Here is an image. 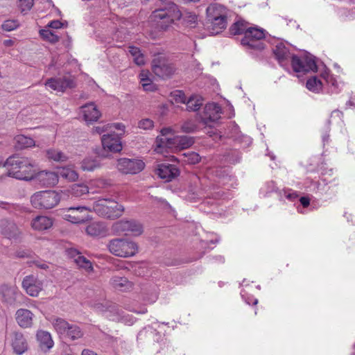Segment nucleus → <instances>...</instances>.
<instances>
[{
    "label": "nucleus",
    "instance_id": "obj_1",
    "mask_svg": "<svg viewBox=\"0 0 355 355\" xmlns=\"http://www.w3.org/2000/svg\"><path fill=\"white\" fill-rule=\"evenodd\" d=\"M3 166L7 168L8 176L19 180H31L35 178L37 171L35 163L25 157H10Z\"/></svg>",
    "mask_w": 355,
    "mask_h": 355
},
{
    "label": "nucleus",
    "instance_id": "obj_2",
    "mask_svg": "<svg viewBox=\"0 0 355 355\" xmlns=\"http://www.w3.org/2000/svg\"><path fill=\"white\" fill-rule=\"evenodd\" d=\"M182 12L178 5L169 2L167 6L153 10L150 17V21L159 31H166L177 21L182 18Z\"/></svg>",
    "mask_w": 355,
    "mask_h": 355
},
{
    "label": "nucleus",
    "instance_id": "obj_3",
    "mask_svg": "<svg viewBox=\"0 0 355 355\" xmlns=\"http://www.w3.org/2000/svg\"><path fill=\"white\" fill-rule=\"evenodd\" d=\"M94 211L100 216L115 219L122 216L124 212L123 205L111 199H99L94 202Z\"/></svg>",
    "mask_w": 355,
    "mask_h": 355
},
{
    "label": "nucleus",
    "instance_id": "obj_4",
    "mask_svg": "<svg viewBox=\"0 0 355 355\" xmlns=\"http://www.w3.org/2000/svg\"><path fill=\"white\" fill-rule=\"evenodd\" d=\"M60 200V194L54 191L36 192L31 198V202L36 209H51Z\"/></svg>",
    "mask_w": 355,
    "mask_h": 355
},
{
    "label": "nucleus",
    "instance_id": "obj_5",
    "mask_svg": "<svg viewBox=\"0 0 355 355\" xmlns=\"http://www.w3.org/2000/svg\"><path fill=\"white\" fill-rule=\"evenodd\" d=\"M108 249L115 256L129 257L137 252L138 246L135 242L123 239H115L109 242Z\"/></svg>",
    "mask_w": 355,
    "mask_h": 355
},
{
    "label": "nucleus",
    "instance_id": "obj_6",
    "mask_svg": "<svg viewBox=\"0 0 355 355\" xmlns=\"http://www.w3.org/2000/svg\"><path fill=\"white\" fill-rule=\"evenodd\" d=\"M265 31L257 27H250L247 31L245 36L241 39V44L248 49L257 51H261L265 49L264 38Z\"/></svg>",
    "mask_w": 355,
    "mask_h": 355
},
{
    "label": "nucleus",
    "instance_id": "obj_7",
    "mask_svg": "<svg viewBox=\"0 0 355 355\" xmlns=\"http://www.w3.org/2000/svg\"><path fill=\"white\" fill-rule=\"evenodd\" d=\"M112 232L118 235L140 236L143 232V225L135 220H121L115 222L112 226Z\"/></svg>",
    "mask_w": 355,
    "mask_h": 355
},
{
    "label": "nucleus",
    "instance_id": "obj_8",
    "mask_svg": "<svg viewBox=\"0 0 355 355\" xmlns=\"http://www.w3.org/2000/svg\"><path fill=\"white\" fill-rule=\"evenodd\" d=\"M159 144L155 147V150L158 153H162L164 148H177L186 149L193 145L194 141L192 137L188 136H173V138L158 139Z\"/></svg>",
    "mask_w": 355,
    "mask_h": 355
},
{
    "label": "nucleus",
    "instance_id": "obj_9",
    "mask_svg": "<svg viewBox=\"0 0 355 355\" xmlns=\"http://www.w3.org/2000/svg\"><path fill=\"white\" fill-rule=\"evenodd\" d=\"M90 209L84 206L71 207L61 211L62 218L73 223L80 224L88 221L91 217Z\"/></svg>",
    "mask_w": 355,
    "mask_h": 355
},
{
    "label": "nucleus",
    "instance_id": "obj_10",
    "mask_svg": "<svg viewBox=\"0 0 355 355\" xmlns=\"http://www.w3.org/2000/svg\"><path fill=\"white\" fill-rule=\"evenodd\" d=\"M152 70L157 76L165 79L175 73L176 67L166 57L157 55L152 61Z\"/></svg>",
    "mask_w": 355,
    "mask_h": 355
},
{
    "label": "nucleus",
    "instance_id": "obj_11",
    "mask_svg": "<svg viewBox=\"0 0 355 355\" xmlns=\"http://www.w3.org/2000/svg\"><path fill=\"white\" fill-rule=\"evenodd\" d=\"M21 287L27 295L36 297L43 290L44 284L37 277L29 275L24 277L21 282Z\"/></svg>",
    "mask_w": 355,
    "mask_h": 355
},
{
    "label": "nucleus",
    "instance_id": "obj_12",
    "mask_svg": "<svg viewBox=\"0 0 355 355\" xmlns=\"http://www.w3.org/2000/svg\"><path fill=\"white\" fill-rule=\"evenodd\" d=\"M22 295L15 285L2 284L0 286V300L8 306H14L17 299Z\"/></svg>",
    "mask_w": 355,
    "mask_h": 355
},
{
    "label": "nucleus",
    "instance_id": "obj_13",
    "mask_svg": "<svg viewBox=\"0 0 355 355\" xmlns=\"http://www.w3.org/2000/svg\"><path fill=\"white\" fill-rule=\"evenodd\" d=\"M145 167V163L141 159L121 158L118 160L117 168L124 174H137Z\"/></svg>",
    "mask_w": 355,
    "mask_h": 355
},
{
    "label": "nucleus",
    "instance_id": "obj_14",
    "mask_svg": "<svg viewBox=\"0 0 355 355\" xmlns=\"http://www.w3.org/2000/svg\"><path fill=\"white\" fill-rule=\"evenodd\" d=\"M45 86L57 92H64L67 89H72L76 87V82L71 77L51 78H49Z\"/></svg>",
    "mask_w": 355,
    "mask_h": 355
},
{
    "label": "nucleus",
    "instance_id": "obj_15",
    "mask_svg": "<svg viewBox=\"0 0 355 355\" xmlns=\"http://www.w3.org/2000/svg\"><path fill=\"white\" fill-rule=\"evenodd\" d=\"M221 109L218 104L211 103L205 105L200 115V121L205 125L216 122L220 119Z\"/></svg>",
    "mask_w": 355,
    "mask_h": 355
},
{
    "label": "nucleus",
    "instance_id": "obj_16",
    "mask_svg": "<svg viewBox=\"0 0 355 355\" xmlns=\"http://www.w3.org/2000/svg\"><path fill=\"white\" fill-rule=\"evenodd\" d=\"M103 149L109 152H120L122 149L121 138L118 134L103 135L101 138Z\"/></svg>",
    "mask_w": 355,
    "mask_h": 355
},
{
    "label": "nucleus",
    "instance_id": "obj_17",
    "mask_svg": "<svg viewBox=\"0 0 355 355\" xmlns=\"http://www.w3.org/2000/svg\"><path fill=\"white\" fill-rule=\"evenodd\" d=\"M179 169L173 164H160L157 165L156 174L166 182H170L179 175Z\"/></svg>",
    "mask_w": 355,
    "mask_h": 355
},
{
    "label": "nucleus",
    "instance_id": "obj_18",
    "mask_svg": "<svg viewBox=\"0 0 355 355\" xmlns=\"http://www.w3.org/2000/svg\"><path fill=\"white\" fill-rule=\"evenodd\" d=\"M11 345L15 354L20 355L28 349L27 342L22 333L13 331L10 334Z\"/></svg>",
    "mask_w": 355,
    "mask_h": 355
},
{
    "label": "nucleus",
    "instance_id": "obj_19",
    "mask_svg": "<svg viewBox=\"0 0 355 355\" xmlns=\"http://www.w3.org/2000/svg\"><path fill=\"white\" fill-rule=\"evenodd\" d=\"M0 234L9 239H17L21 232L15 223L3 219L0 221Z\"/></svg>",
    "mask_w": 355,
    "mask_h": 355
},
{
    "label": "nucleus",
    "instance_id": "obj_20",
    "mask_svg": "<svg viewBox=\"0 0 355 355\" xmlns=\"http://www.w3.org/2000/svg\"><path fill=\"white\" fill-rule=\"evenodd\" d=\"M35 315L27 309H19L15 313V320L21 328H31Z\"/></svg>",
    "mask_w": 355,
    "mask_h": 355
},
{
    "label": "nucleus",
    "instance_id": "obj_21",
    "mask_svg": "<svg viewBox=\"0 0 355 355\" xmlns=\"http://www.w3.org/2000/svg\"><path fill=\"white\" fill-rule=\"evenodd\" d=\"M272 52L275 58L282 67H286L290 62L292 54L291 53L288 47L282 42L278 43L274 47Z\"/></svg>",
    "mask_w": 355,
    "mask_h": 355
},
{
    "label": "nucleus",
    "instance_id": "obj_22",
    "mask_svg": "<svg viewBox=\"0 0 355 355\" xmlns=\"http://www.w3.org/2000/svg\"><path fill=\"white\" fill-rule=\"evenodd\" d=\"M34 178H36L42 186L46 187H53L58 182V173L52 171H36Z\"/></svg>",
    "mask_w": 355,
    "mask_h": 355
},
{
    "label": "nucleus",
    "instance_id": "obj_23",
    "mask_svg": "<svg viewBox=\"0 0 355 355\" xmlns=\"http://www.w3.org/2000/svg\"><path fill=\"white\" fill-rule=\"evenodd\" d=\"M109 283L114 289L122 292L130 291L133 286L132 283L127 277L118 275L112 276Z\"/></svg>",
    "mask_w": 355,
    "mask_h": 355
},
{
    "label": "nucleus",
    "instance_id": "obj_24",
    "mask_svg": "<svg viewBox=\"0 0 355 355\" xmlns=\"http://www.w3.org/2000/svg\"><path fill=\"white\" fill-rule=\"evenodd\" d=\"M81 110L83 118L87 123L96 121L101 116V112L94 103L82 106Z\"/></svg>",
    "mask_w": 355,
    "mask_h": 355
},
{
    "label": "nucleus",
    "instance_id": "obj_25",
    "mask_svg": "<svg viewBox=\"0 0 355 355\" xmlns=\"http://www.w3.org/2000/svg\"><path fill=\"white\" fill-rule=\"evenodd\" d=\"M292 68L295 72H306L309 69H316V64L313 60H309L307 64L297 55H292L290 60Z\"/></svg>",
    "mask_w": 355,
    "mask_h": 355
},
{
    "label": "nucleus",
    "instance_id": "obj_26",
    "mask_svg": "<svg viewBox=\"0 0 355 355\" xmlns=\"http://www.w3.org/2000/svg\"><path fill=\"white\" fill-rule=\"evenodd\" d=\"M85 231L88 235L96 237L105 236L107 230L104 223L94 221L86 227Z\"/></svg>",
    "mask_w": 355,
    "mask_h": 355
},
{
    "label": "nucleus",
    "instance_id": "obj_27",
    "mask_svg": "<svg viewBox=\"0 0 355 355\" xmlns=\"http://www.w3.org/2000/svg\"><path fill=\"white\" fill-rule=\"evenodd\" d=\"M31 225L36 231H44L52 227L53 220L46 216H37L32 220Z\"/></svg>",
    "mask_w": 355,
    "mask_h": 355
},
{
    "label": "nucleus",
    "instance_id": "obj_28",
    "mask_svg": "<svg viewBox=\"0 0 355 355\" xmlns=\"http://www.w3.org/2000/svg\"><path fill=\"white\" fill-rule=\"evenodd\" d=\"M206 14L208 21L227 15L226 8L218 3L210 4L206 9Z\"/></svg>",
    "mask_w": 355,
    "mask_h": 355
},
{
    "label": "nucleus",
    "instance_id": "obj_29",
    "mask_svg": "<svg viewBox=\"0 0 355 355\" xmlns=\"http://www.w3.org/2000/svg\"><path fill=\"white\" fill-rule=\"evenodd\" d=\"M249 24L244 20H238L229 28V33L232 35H243L245 36L247 31L250 29Z\"/></svg>",
    "mask_w": 355,
    "mask_h": 355
},
{
    "label": "nucleus",
    "instance_id": "obj_30",
    "mask_svg": "<svg viewBox=\"0 0 355 355\" xmlns=\"http://www.w3.org/2000/svg\"><path fill=\"white\" fill-rule=\"evenodd\" d=\"M150 76L148 71H141L139 73L140 83L145 91L153 92L157 89V86L152 82Z\"/></svg>",
    "mask_w": 355,
    "mask_h": 355
},
{
    "label": "nucleus",
    "instance_id": "obj_31",
    "mask_svg": "<svg viewBox=\"0 0 355 355\" xmlns=\"http://www.w3.org/2000/svg\"><path fill=\"white\" fill-rule=\"evenodd\" d=\"M37 339L40 343V347L43 349H49L53 345L51 334L47 331H39L37 333Z\"/></svg>",
    "mask_w": 355,
    "mask_h": 355
},
{
    "label": "nucleus",
    "instance_id": "obj_32",
    "mask_svg": "<svg viewBox=\"0 0 355 355\" xmlns=\"http://www.w3.org/2000/svg\"><path fill=\"white\" fill-rule=\"evenodd\" d=\"M204 99L199 95H193L186 101L187 110L189 112H196L202 105Z\"/></svg>",
    "mask_w": 355,
    "mask_h": 355
},
{
    "label": "nucleus",
    "instance_id": "obj_33",
    "mask_svg": "<svg viewBox=\"0 0 355 355\" xmlns=\"http://www.w3.org/2000/svg\"><path fill=\"white\" fill-rule=\"evenodd\" d=\"M209 21L211 23L213 33H218L226 28L227 25V15H225V17L215 18Z\"/></svg>",
    "mask_w": 355,
    "mask_h": 355
},
{
    "label": "nucleus",
    "instance_id": "obj_34",
    "mask_svg": "<svg viewBox=\"0 0 355 355\" xmlns=\"http://www.w3.org/2000/svg\"><path fill=\"white\" fill-rule=\"evenodd\" d=\"M182 24L186 27L194 28L198 24V15L192 12L182 13Z\"/></svg>",
    "mask_w": 355,
    "mask_h": 355
},
{
    "label": "nucleus",
    "instance_id": "obj_35",
    "mask_svg": "<svg viewBox=\"0 0 355 355\" xmlns=\"http://www.w3.org/2000/svg\"><path fill=\"white\" fill-rule=\"evenodd\" d=\"M58 177H61L69 181H76L78 178L77 172L71 167H62L59 169Z\"/></svg>",
    "mask_w": 355,
    "mask_h": 355
},
{
    "label": "nucleus",
    "instance_id": "obj_36",
    "mask_svg": "<svg viewBox=\"0 0 355 355\" xmlns=\"http://www.w3.org/2000/svg\"><path fill=\"white\" fill-rule=\"evenodd\" d=\"M16 146L19 148H26L35 146V141L28 137L24 135H19L15 137Z\"/></svg>",
    "mask_w": 355,
    "mask_h": 355
},
{
    "label": "nucleus",
    "instance_id": "obj_37",
    "mask_svg": "<svg viewBox=\"0 0 355 355\" xmlns=\"http://www.w3.org/2000/svg\"><path fill=\"white\" fill-rule=\"evenodd\" d=\"M51 322L58 334L64 336L70 324L68 322L61 318H53Z\"/></svg>",
    "mask_w": 355,
    "mask_h": 355
},
{
    "label": "nucleus",
    "instance_id": "obj_38",
    "mask_svg": "<svg viewBox=\"0 0 355 355\" xmlns=\"http://www.w3.org/2000/svg\"><path fill=\"white\" fill-rule=\"evenodd\" d=\"M64 336L68 337L70 340H74L83 337V333L78 326L70 324Z\"/></svg>",
    "mask_w": 355,
    "mask_h": 355
},
{
    "label": "nucleus",
    "instance_id": "obj_39",
    "mask_svg": "<svg viewBox=\"0 0 355 355\" xmlns=\"http://www.w3.org/2000/svg\"><path fill=\"white\" fill-rule=\"evenodd\" d=\"M100 166L101 164L96 159L85 158L81 162V169L84 171H94Z\"/></svg>",
    "mask_w": 355,
    "mask_h": 355
},
{
    "label": "nucleus",
    "instance_id": "obj_40",
    "mask_svg": "<svg viewBox=\"0 0 355 355\" xmlns=\"http://www.w3.org/2000/svg\"><path fill=\"white\" fill-rule=\"evenodd\" d=\"M70 193L75 197H80L89 193V188L84 184H75L71 187Z\"/></svg>",
    "mask_w": 355,
    "mask_h": 355
},
{
    "label": "nucleus",
    "instance_id": "obj_41",
    "mask_svg": "<svg viewBox=\"0 0 355 355\" xmlns=\"http://www.w3.org/2000/svg\"><path fill=\"white\" fill-rule=\"evenodd\" d=\"M306 86L309 91L319 92L322 89V83L316 76H313L307 80Z\"/></svg>",
    "mask_w": 355,
    "mask_h": 355
},
{
    "label": "nucleus",
    "instance_id": "obj_42",
    "mask_svg": "<svg viewBox=\"0 0 355 355\" xmlns=\"http://www.w3.org/2000/svg\"><path fill=\"white\" fill-rule=\"evenodd\" d=\"M129 53L134 58V62L137 65H143L145 63L144 56L140 49L136 46H129Z\"/></svg>",
    "mask_w": 355,
    "mask_h": 355
},
{
    "label": "nucleus",
    "instance_id": "obj_43",
    "mask_svg": "<svg viewBox=\"0 0 355 355\" xmlns=\"http://www.w3.org/2000/svg\"><path fill=\"white\" fill-rule=\"evenodd\" d=\"M40 35L43 40L48 41L51 44H55L60 40L59 36L54 34L49 29H42L40 31Z\"/></svg>",
    "mask_w": 355,
    "mask_h": 355
},
{
    "label": "nucleus",
    "instance_id": "obj_44",
    "mask_svg": "<svg viewBox=\"0 0 355 355\" xmlns=\"http://www.w3.org/2000/svg\"><path fill=\"white\" fill-rule=\"evenodd\" d=\"M75 263L79 268L85 269L88 272L93 271L92 262L82 255L78 256V257L76 258Z\"/></svg>",
    "mask_w": 355,
    "mask_h": 355
},
{
    "label": "nucleus",
    "instance_id": "obj_45",
    "mask_svg": "<svg viewBox=\"0 0 355 355\" xmlns=\"http://www.w3.org/2000/svg\"><path fill=\"white\" fill-rule=\"evenodd\" d=\"M46 156L49 159L56 162H62L67 159V156L61 151L55 149H49L46 151Z\"/></svg>",
    "mask_w": 355,
    "mask_h": 355
},
{
    "label": "nucleus",
    "instance_id": "obj_46",
    "mask_svg": "<svg viewBox=\"0 0 355 355\" xmlns=\"http://www.w3.org/2000/svg\"><path fill=\"white\" fill-rule=\"evenodd\" d=\"M34 4V0H19V8L21 12L26 14L31 10Z\"/></svg>",
    "mask_w": 355,
    "mask_h": 355
},
{
    "label": "nucleus",
    "instance_id": "obj_47",
    "mask_svg": "<svg viewBox=\"0 0 355 355\" xmlns=\"http://www.w3.org/2000/svg\"><path fill=\"white\" fill-rule=\"evenodd\" d=\"M17 20L8 19L6 20L1 25V28L5 31H12L15 30L19 26Z\"/></svg>",
    "mask_w": 355,
    "mask_h": 355
},
{
    "label": "nucleus",
    "instance_id": "obj_48",
    "mask_svg": "<svg viewBox=\"0 0 355 355\" xmlns=\"http://www.w3.org/2000/svg\"><path fill=\"white\" fill-rule=\"evenodd\" d=\"M198 129V125L194 121L189 120L185 121L182 125L183 132L189 133L193 132Z\"/></svg>",
    "mask_w": 355,
    "mask_h": 355
},
{
    "label": "nucleus",
    "instance_id": "obj_49",
    "mask_svg": "<svg viewBox=\"0 0 355 355\" xmlns=\"http://www.w3.org/2000/svg\"><path fill=\"white\" fill-rule=\"evenodd\" d=\"M154 126L153 121L150 119H144L139 121L138 127L144 130H150Z\"/></svg>",
    "mask_w": 355,
    "mask_h": 355
},
{
    "label": "nucleus",
    "instance_id": "obj_50",
    "mask_svg": "<svg viewBox=\"0 0 355 355\" xmlns=\"http://www.w3.org/2000/svg\"><path fill=\"white\" fill-rule=\"evenodd\" d=\"M173 130L171 128H164L161 130V136H159L157 137L156 143L157 145L159 144V142L157 141L158 139H165V138H173ZM157 146H156L157 147Z\"/></svg>",
    "mask_w": 355,
    "mask_h": 355
},
{
    "label": "nucleus",
    "instance_id": "obj_51",
    "mask_svg": "<svg viewBox=\"0 0 355 355\" xmlns=\"http://www.w3.org/2000/svg\"><path fill=\"white\" fill-rule=\"evenodd\" d=\"M173 96L174 98V100L177 103H185L187 101V97L182 91H180V90L175 91L173 93Z\"/></svg>",
    "mask_w": 355,
    "mask_h": 355
},
{
    "label": "nucleus",
    "instance_id": "obj_52",
    "mask_svg": "<svg viewBox=\"0 0 355 355\" xmlns=\"http://www.w3.org/2000/svg\"><path fill=\"white\" fill-rule=\"evenodd\" d=\"M187 161L190 164H195L200 161V157L198 153L192 152L188 155Z\"/></svg>",
    "mask_w": 355,
    "mask_h": 355
},
{
    "label": "nucleus",
    "instance_id": "obj_53",
    "mask_svg": "<svg viewBox=\"0 0 355 355\" xmlns=\"http://www.w3.org/2000/svg\"><path fill=\"white\" fill-rule=\"evenodd\" d=\"M107 126H108V130L116 129V130L121 131V132H124V131H125L124 125H123L122 123H120L107 124Z\"/></svg>",
    "mask_w": 355,
    "mask_h": 355
},
{
    "label": "nucleus",
    "instance_id": "obj_54",
    "mask_svg": "<svg viewBox=\"0 0 355 355\" xmlns=\"http://www.w3.org/2000/svg\"><path fill=\"white\" fill-rule=\"evenodd\" d=\"M67 254L69 257L74 259V262L76 261V258L78 257V256H81L80 253L74 248H70L67 250Z\"/></svg>",
    "mask_w": 355,
    "mask_h": 355
},
{
    "label": "nucleus",
    "instance_id": "obj_55",
    "mask_svg": "<svg viewBox=\"0 0 355 355\" xmlns=\"http://www.w3.org/2000/svg\"><path fill=\"white\" fill-rule=\"evenodd\" d=\"M47 26L49 28L58 29L62 28V23L59 20H52L48 24Z\"/></svg>",
    "mask_w": 355,
    "mask_h": 355
},
{
    "label": "nucleus",
    "instance_id": "obj_56",
    "mask_svg": "<svg viewBox=\"0 0 355 355\" xmlns=\"http://www.w3.org/2000/svg\"><path fill=\"white\" fill-rule=\"evenodd\" d=\"M107 130H108L107 125H98L93 128V132L99 135Z\"/></svg>",
    "mask_w": 355,
    "mask_h": 355
},
{
    "label": "nucleus",
    "instance_id": "obj_57",
    "mask_svg": "<svg viewBox=\"0 0 355 355\" xmlns=\"http://www.w3.org/2000/svg\"><path fill=\"white\" fill-rule=\"evenodd\" d=\"M31 252L29 250H18L16 252V257L19 258L30 257Z\"/></svg>",
    "mask_w": 355,
    "mask_h": 355
},
{
    "label": "nucleus",
    "instance_id": "obj_58",
    "mask_svg": "<svg viewBox=\"0 0 355 355\" xmlns=\"http://www.w3.org/2000/svg\"><path fill=\"white\" fill-rule=\"evenodd\" d=\"M34 264L39 268L43 270H47L49 268V265L45 262H40L38 261H33Z\"/></svg>",
    "mask_w": 355,
    "mask_h": 355
},
{
    "label": "nucleus",
    "instance_id": "obj_59",
    "mask_svg": "<svg viewBox=\"0 0 355 355\" xmlns=\"http://www.w3.org/2000/svg\"><path fill=\"white\" fill-rule=\"evenodd\" d=\"M300 202L304 207H307L310 205V199L308 197H301L300 198Z\"/></svg>",
    "mask_w": 355,
    "mask_h": 355
},
{
    "label": "nucleus",
    "instance_id": "obj_60",
    "mask_svg": "<svg viewBox=\"0 0 355 355\" xmlns=\"http://www.w3.org/2000/svg\"><path fill=\"white\" fill-rule=\"evenodd\" d=\"M14 40H5L3 41V45L7 47H10L14 45Z\"/></svg>",
    "mask_w": 355,
    "mask_h": 355
},
{
    "label": "nucleus",
    "instance_id": "obj_61",
    "mask_svg": "<svg viewBox=\"0 0 355 355\" xmlns=\"http://www.w3.org/2000/svg\"><path fill=\"white\" fill-rule=\"evenodd\" d=\"M81 355H98V354L96 353H95L94 352L92 351V350L84 349L82 352V354Z\"/></svg>",
    "mask_w": 355,
    "mask_h": 355
},
{
    "label": "nucleus",
    "instance_id": "obj_62",
    "mask_svg": "<svg viewBox=\"0 0 355 355\" xmlns=\"http://www.w3.org/2000/svg\"><path fill=\"white\" fill-rule=\"evenodd\" d=\"M334 116L342 117L343 116V113L339 110H334L332 112L331 117H333Z\"/></svg>",
    "mask_w": 355,
    "mask_h": 355
},
{
    "label": "nucleus",
    "instance_id": "obj_63",
    "mask_svg": "<svg viewBox=\"0 0 355 355\" xmlns=\"http://www.w3.org/2000/svg\"><path fill=\"white\" fill-rule=\"evenodd\" d=\"M297 197V194L296 193H290L288 195H287L286 198H288V199H292L293 198H295Z\"/></svg>",
    "mask_w": 355,
    "mask_h": 355
},
{
    "label": "nucleus",
    "instance_id": "obj_64",
    "mask_svg": "<svg viewBox=\"0 0 355 355\" xmlns=\"http://www.w3.org/2000/svg\"><path fill=\"white\" fill-rule=\"evenodd\" d=\"M160 1H161L162 2H163V3H167V5H168V4L169 3H168V1H170L171 0H160Z\"/></svg>",
    "mask_w": 355,
    "mask_h": 355
}]
</instances>
